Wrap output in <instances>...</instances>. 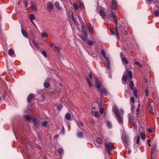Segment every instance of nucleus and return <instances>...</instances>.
I'll list each match as a JSON object with an SVG mask.
<instances>
[{
  "instance_id": "9d476101",
  "label": "nucleus",
  "mask_w": 159,
  "mask_h": 159,
  "mask_svg": "<svg viewBox=\"0 0 159 159\" xmlns=\"http://www.w3.org/2000/svg\"><path fill=\"white\" fill-rule=\"evenodd\" d=\"M24 116L27 121L29 122H31V119H33V117H34V116H33L32 115L30 116L29 115H24Z\"/></svg>"
},
{
  "instance_id": "393cba45",
  "label": "nucleus",
  "mask_w": 159,
  "mask_h": 159,
  "mask_svg": "<svg viewBox=\"0 0 159 159\" xmlns=\"http://www.w3.org/2000/svg\"><path fill=\"white\" fill-rule=\"evenodd\" d=\"M95 86L98 88V90L99 92L100 90V82L97 81L95 83Z\"/></svg>"
},
{
  "instance_id": "412c9836",
  "label": "nucleus",
  "mask_w": 159,
  "mask_h": 159,
  "mask_svg": "<svg viewBox=\"0 0 159 159\" xmlns=\"http://www.w3.org/2000/svg\"><path fill=\"white\" fill-rule=\"evenodd\" d=\"M21 32L23 35L26 38L28 37V34L23 29H21Z\"/></svg>"
},
{
  "instance_id": "864d4df0",
  "label": "nucleus",
  "mask_w": 159,
  "mask_h": 159,
  "mask_svg": "<svg viewBox=\"0 0 159 159\" xmlns=\"http://www.w3.org/2000/svg\"><path fill=\"white\" fill-rule=\"evenodd\" d=\"M106 59V61L107 62V64H110V60L108 58V57H106V58H105Z\"/></svg>"
},
{
  "instance_id": "052dcab7",
  "label": "nucleus",
  "mask_w": 159,
  "mask_h": 159,
  "mask_svg": "<svg viewBox=\"0 0 159 159\" xmlns=\"http://www.w3.org/2000/svg\"><path fill=\"white\" fill-rule=\"evenodd\" d=\"M136 111H137L136 114H137V115H138L139 114V110L138 107L137 108V109L136 110Z\"/></svg>"
},
{
  "instance_id": "49530a36",
  "label": "nucleus",
  "mask_w": 159,
  "mask_h": 159,
  "mask_svg": "<svg viewBox=\"0 0 159 159\" xmlns=\"http://www.w3.org/2000/svg\"><path fill=\"white\" fill-rule=\"evenodd\" d=\"M42 53L43 55V56L45 57H46L47 56V53L45 51H42Z\"/></svg>"
},
{
  "instance_id": "774afa93",
  "label": "nucleus",
  "mask_w": 159,
  "mask_h": 159,
  "mask_svg": "<svg viewBox=\"0 0 159 159\" xmlns=\"http://www.w3.org/2000/svg\"><path fill=\"white\" fill-rule=\"evenodd\" d=\"M151 142V140L148 139V143H149Z\"/></svg>"
},
{
  "instance_id": "423d86ee",
  "label": "nucleus",
  "mask_w": 159,
  "mask_h": 159,
  "mask_svg": "<svg viewBox=\"0 0 159 159\" xmlns=\"http://www.w3.org/2000/svg\"><path fill=\"white\" fill-rule=\"evenodd\" d=\"M100 92L101 95L102 96L103 95L107 96V90L104 88H102L100 89L99 92Z\"/></svg>"
},
{
  "instance_id": "aec40b11",
  "label": "nucleus",
  "mask_w": 159,
  "mask_h": 159,
  "mask_svg": "<svg viewBox=\"0 0 159 159\" xmlns=\"http://www.w3.org/2000/svg\"><path fill=\"white\" fill-rule=\"evenodd\" d=\"M113 111L116 116L119 114V111L118 109L116 108V107H113Z\"/></svg>"
},
{
  "instance_id": "cd10ccee",
  "label": "nucleus",
  "mask_w": 159,
  "mask_h": 159,
  "mask_svg": "<svg viewBox=\"0 0 159 159\" xmlns=\"http://www.w3.org/2000/svg\"><path fill=\"white\" fill-rule=\"evenodd\" d=\"M29 17L30 20H34L35 18V16L34 14H31L29 15Z\"/></svg>"
},
{
  "instance_id": "a18cd8bd",
  "label": "nucleus",
  "mask_w": 159,
  "mask_h": 159,
  "mask_svg": "<svg viewBox=\"0 0 159 159\" xmlns=\"http://www.w3.org/2000/svg\"><path fill=\"white\" fill-rule=\"evenodd\" d=\"M62 106L61 105H58L57 106V109L58 110H60L62 109Z\"/></svg>"
},
{
  "instance_id": "bb28decb",
  "label": "nucleus",
  "mask_w": 159,
  "mask_h": 159,
  "mask_svg": "<svg viewBox=\"0 0 159 159\" xmlns=\"http://www.w3.org/2000/svg\"><path fill=\"white\" fill-rule=\"evenodd\" d=\"M14 51L12 49H10L8 50V53L10 56H12L14 53Z\"/></svg>"
},
{
  "instance_id": "f8f14e48",
  "label": "nucleus",
  "mask_w": 159,
  "mask_h": 159,
  "mask_svg": "<svg viewBox=\"0 0 159 159\" xmlns=\"http://www.w3.org/2000/svg\"><path fill=\"white\" fill-rule=\"evenodd\" d=\"M117 5V2L115 0H112L111 8L112 10H114L116 9Z\"/></svg>"
},
{
  "instance_id": "4468645a",
  "label": "nucleus",
  "mask_w": 159,
  "mask_h": 159,
  "mask_svg": "<svg viewBox=\"0 0 159 159\" xmlns=\"http://www.w3.org/2000/svg\"><path fill=\"white\" fill-rule=\"evenodd\" d=\"M116 119L118 123L120 124H122L123 120L122 118L120 116L119 114L116 116Z\"/></svg>"
},
{
  "instance_id": "e433bc0d",
  "label": "nucleus",
  "mask_w": 159,
  "mask_h": 159,
  "mask_svg": "<svg viewBox=\"0 0 159 159\" xmlns=\"http://www.w3.org/2000/svg\"><path fill=\"white\" fill-rule=\"evenodd\" d=\"M73 6L75 10H78V9L79 7L78 6L76 3H74L73 4Z\"/></svg>"
},
{
  "instance_id": "8fccbe9b",
  "label": "nucleus",
  "mask_w": 159,
  "mask_h": 159,
  "mask_svg": "<svg viewBox=\"0 0 159 159\" xmlns=\"http://www.w3.org/2000/svg\"><path fill=\"white\" fill-rule=\"evenodd\" d=\"M94 115L95 117H98L99 116V114L97 112L95 111L94 114Z\"/></svg>"
},
{
  "instance_id": "a19ab883",
  "label": "nucleus",
  "mask_w": 159,
  "mask_h": 159,
  "mask_svg": "<svg viewBox=\"0 0 159 159\" xmlns=\"http://www.w3.org/2000/svg\"><path fill=\"white\" fill-rule=\"evenodd\" d=\"M77 136L78 137H82L83 136V134L81 132H80L78 133L77 134Z\"/></svg>"
},
{
  "instance_id": "0eeeda50",
  "label": "nucleus",
  "mask_w": 159,
  "mask_h": 159,
  "mask_svg": "<svg viewBox=\"0 0 159 159\" xmlns=\"http://www.w3.org/2000/svg\"><path fill=\"white\" fill-rule=\"evenodd\" d=\"M53 5V4L51 2H48L47 4V7L48 10L51 11L52 10Z\"/></svg>"
},
{
  "instance_id": "3c124183",
  "label": "nucleus",
  "mask_w": 159,
  "mask_h": 159,
  "mask_svg": "<svg viewBox=\"0 0 159 159\" xmlns=\"http://www.w3.org/2000/svg\"><path fill=\"white\" fill-rule=\"evenodd\" d=\"M58 151L59 153L61 154V153H62L63 151V150L61 148H58Z\"/></svg>"
},
{
  "instance_id": "4d7b16f0",
  "label": "nucleus",
  "mask_w": 159,
  "mask_h": 159,
  "mask_svg": "<svg viewBox=\"0 0 159 159\" xmlns=\"http://www.w3.org/2000/svg\"><path fill=\"white\" fill-rule=\"evenodd\" d=\"M61 132L62 134H63L64 133L65 129H64L63 126H62V130H61Z\"/></svg>"
},
{
  "instance_id": "c756f323",
  "label": "nucleus",
  "mask_w": 159,
  "mask_h": 159,
  "mask_svg": "<svg viewBox=\"0 0 159 159\" xmlns=\"http://www.w3.org/2000/svg\"><path fill=\"white\" fill-rule=\"evenodd\" d=\"M87 36H84L83 35H80V37L81 38V39L84 41H86L87 39Z\"/></svg>"
},
{
  "instance_id": "338daca9",
  "label": "nucleus",
  "mask_w": 159,
  "mask_h": 159,
  "mask_svg": "<svg viewBox=\"0 0 159 159\" xmlns=\"http://www.w3.org/2000/svg\"><path fill=\"white\" fill-rule=\"evenodd\" d=\"M53 44H53V43H50V47H52V46L53 45Z\"/></svg>"
},
{
  "instance_id": "a878e982",
  "label": "nucleus",
  "mask_w": 159,
  "mask_h": 159,
  "mask_svg": "<svg viewBox=\"0 0 159 159\" xmlns=\"http://www.w3.org/2000/svg\"><path fill=\"white\" fill-rule=\"evenodd\" d=\"M55 6L58 10H61L62 9V7L59 6V4L58 2H55Z\"/></svg>"
},
{
  "instance_id": "13d9d810",
  "label": "nucleus",
  "mask_w": 159,
  "mask_h": 159,
  "mask_svg": "<svg viewBox=\"0 0 159 159\" xmlns=\"http://www.w3.org/2000/svg\"><path fill=\"white\" fill-rule=\"evenodd\" d=\"M146 96L147 97L148 94V91L147 89H146Z\"/></svg>"
},
{
  "instance_id": "69168bd1",
  "label": "nucleus",
  "mask_w": 159,
  "mask_h": 159,
  "mask_svg": "<svg viewBox=\"0 0 159 159\" xmlns=\"http://www.w3.org/2000/svg\"><path fill=\"white\" fill-rule=\"evenodd\" d=\"M148 131L150 133H152V131L151 129H148Z\"/></svg>"
},
{
  "instance_id": "6ab92c4d",
  "label": "nucleus",
  "mask_w": 159,
  "mask_h": 159,
  "mask_svg": "<svg viewBox=\"0 0 159 159\" xmlns=\"http://www.w3.org/2000/svg\"><path fill=\"white\" fill-rule=\"evenodd\" d=\"M156 144H154L152 145L151 150V152L152 155L153 153H154L156 149Z\"/></svg>"
},
{
  "instance_id": "f257e3e1",
  "label": "nucleus",
  "mask_w": 159,
  "mask_h": 159,
  "mask_svg": "<svg viewBox=\"0 0 159 159\" xmlns=\"http://www.w3.org/2000/svg\"><path fill=\"white\" fill-rule=\"evenodd\" d=\"M133 78L132 72L129 70L126 67V70L124 72L122 80V83L123 84H125L127 80Z\"/></svg>"
},
{
  "instance_id": "0e129e2a",
  "label": "nucleus",
  "mask_w": 159,
  "mask_h": 159,
  "mask_svg": "<svg viewBox=\"0 0 159 159\" xmlns=\"http://www.w3.org/2000/svg\"><path fill=\"white\" fill-rule=\"evenodd\" d=\"M19 9V7H17L16 8V11L17 13H18V12L19 11H18Z\"/></svg>"
},
{
  "instance_id": "e2e57ef3",
  "label": "nucleus",
  "mask_w": 159,
  "mask_h": 159,
  "mask_svg": "<svg viewBox=\"0 0 159 159\" xmlns=\"http://www.w3.org/2000/svg\"><path fill=\"white\" fill-rule=\"evenodd\" d=\"M89 77L90 79H92V75L91 73H90L89 74Z\"/></svg>"
},
{
  "instance_id": "58836bf2",
  "label": "nucleus",
  "mask_w": 159,
  "mask_h": 159,
  "mask_svg": "<svg viewBox=\"0 0 159 159\" xmlns=\"http://www.w3.org/2000/svg\"><path fill=\"white\" fill-rule=\"evenodd\" d=\"M87 44L89 45H91L93 44V42L92 40H88L87 42Z\"/></svg>"
},
{
  "instance_id": "f3484780",
  "label": "nucleus",
  "mask_w": 159,
  "mask_h": 159,
  "mask_svg": "<svg viewBox=\"0 0 159 159\" xmlns=\"http://www.w3.org/2000/svg\"><path fill=\"white\" fill-rule=\"evenodd\" d=\"M149 107L150 111L151 112L153 113L154 111L153 107L154 106V103L153 102H151L149 104Z\"/></svg>"
},
{
  "instance_id": "c9c22d12",
  "label": "nucleus",
  "mask_w": 159,
  "mask_h": 159,
  "mask_svg": "<svg viewBox=\"0 0 159 159\" xmlns=\"http://www.w3.org/2000/svg\"><path fill=\"white\" fill-rule=\"evenodd\" d=\"M96 141L99 144H101L102 143V141L101 139L100 138H97L96 139Z\"/></svg>"
},
{
  "instance_id": "2eb2a0df",
  "label": "nucleus",
  "mask_w": 159,
  "mask_h": 159,
  "mask_svg": "<svg viewBox=\"0 0 159 159\" xmlns=\"http://www.w3.org/2000/svg\"><path fill=\"white\" fill-rule=\"evenodd\" d=\"M82 30L83 34H84L85 35L87 36V32L86 30L85 27L82 24Z\"/></svg>"
},
{
  "instance_id": "39448f33",
  "label": "nucleus",
  "mask_w": 159,
  "mask_h": 159,
  "mask_svg": "<svg viewBox=\"0 0 159 159\" xmlns=\"http://www.w3.org/2000/svg\"><path fill=\"white\" fill-rule=\"evenodd\" d=\"M118 26V25H116V26L115 27V32H114V31H112L111 29H110V30L111 32L114 35H116L118 39L119 38V35L117 29V27Z\"/></svg>"
},
{
  "instance_id": "473e14b6",
  "label": "nucleus",
  "mask_w": 159,
  "mask_h": 159,
  "mask_svg": "<svg viewBox=\"0 0 159 159\" xmlns=\"http://www.w3.org/2000/svg\"><path fill=\"white\" fill-rule=\"evenodd\" d=\"M87 80L88 84H89V86L91 87L92 86V84H91V81L88 78H87Z\"/></svg>"
},
{
  "instance_id": "4be33fe9",
  "label": "nucleus",
  "mask_w": 159,
  "mask_h": 159,
  "mask_svg": "<svg viewBox=\"0 0 159 159\" xmlns=\"http://www.w3.org/2000/svg\"><path fill=\"white\" fill-rule=\"evenodd\" d=\"M106 71L107 72L109 73L111 72V70L110 68V64H107V65L106 66Z\"/></svg>"
},
{
  "instance_id": "603ef678",
  "label": "nucleus",
  "mask_w": 159,
  "mask_h": 159,
  "mask_svg": "<svg viewBox=\"0 0 159 159\" xmlns=\"http://www.w3.org/2000/svg\"><path fill=\"white\" fill-rule=\"evenodd\" d=\"M130 101L131 102H132L133 103H134V98L133 97H131L130 98Z\"/></svg>"
},
{
  "instance_id": "a211bd4d",
  "label": "nucleus",
  "mask_w": 159,
  "mask_h": 159,
  "mask_svg": "<svg viewBox=\"0 0 159 159\" xmlns=\"http://www.w3.org/2000/svg\"><path fill=\"white\" fill-rule=\"evenodd\" d=\"M122 141L125 146H126L128 145V140L126 137H123L122 138Z\"/></svg>"
},
{
  "instance_id": "f704fd0d",
  "label": "nucleus",
  "mask_w": 159,
  "mask_h": 159,
  "mask_svg": "<svg viewBox=\"0 0 159 159\" xmlns=\"http://www.w3.org/2000/svg\"><path fill=\"white\" fill-rule=\"evenodd\" d=\"M33 44L34 45L36 48H39L40 47L39 44L36 42H35L34 41H33Z\"/></svg>"
},
{
  "instance_id": "6e6d98bb",
  "label": "nucleus",
  "mask_w": 159,
  "mask_h": 159,
  "mask_svg": "<svg viewBox=\"0 0 159 159\" xmlns=\"http://www.w3.org/2000/svg\"><path fill=\"white\" fill-rule=\"evenodd\" d=\"M104 109L103 108H101L100 110V113L101 114H102L103 113V111H104Z\"/></svg>"
},
{
  "instance_id": "1a4fd4ad",
  "label": "nucleus",
  "mask_w": 159,
  "mask_h": 159,
  "mask_svg": "<svg viewBox=\"0 0 159 159\" xmlns=\"http://www.w3.org/2000/svg\"><path fill=\"white\" fill-rule=\"evenodd\" d=\"M99 13L100 15L102 16L104 20L106 19V16L105 13L102 9L100 10Z\"/></svg>"
},
{
  "instance_id": "f03ea898",
  "label": "nucleus",
  "mask_w": 159,
  "mask_h": 159,
  "mask_svg": "<svg viewBox=\"0 0 159 159\" xmlns=\"http://www.w3.org/2000/svg\"><path fill=\"white\" fill-rule=\"evenodd\" d=\"M105 147L107 151V153L109 155H110L111 150L114 148L113 144L111 142L106 143L105 144Z\"/></svg>"
},
{
  "instance_id": "20e7f679",
  "label": "nucleus",
  "mask_w": 159,
  "mask_h": 159,
  "mask_svg": "<svg viewBox=\"0 0 159 159\" xmlns=\"http://www.w3.org/2000/svg\"><path fill=\"white\" fill-rule=\"evenodd\" d=\"M109 15L110 17H112L114 19L115 23L117 25L118 24V22L115 14L111 11V13L109 14Z\"/></svg>"
},
{
  "instance_id": "7ed1b4c3",
  "label": "nucleus",
  "mask_w": 159,
  "mask_h": 159,
  "mask_svg": "<svg viewBox=\"0 0 159 159\" xmlns=\"http://www.w3.org/2000/svg\"><path fill=\"white\" fill-rule=\"evenodd\" d=\"M129 85L131 89L133 91V93L134 96L136 98H137L138 97L137 90L135 88H133V86H134L133 82L132 81H130L129 82Z\"/></svg>"
},
{
  "instance_id": "ddd939ff",
  "label": "nucleus",
  "mask_w": 159,
  "mask_h": 159,
  "mask_svg": "<svg viewBox=\"0 0 159 159\" xmlns=\"http://www.w3.org/2000/svg\"><path fill=\"white\" fill-rule=\"evenodd\" d=\"M87 28L89 32L92 34H93V29L91 25H87Z\"/></svg>"
},
{
  "instance_id": "b1692460",
  "label": "nucleus",
  "mask_w": 159,
  "mask_h": 159,
  "mask_svg": "<svg viewBox=\"0 0 159 159\" xmlns=\"http://www.w3.org/2000/svg\"><path fill=\"white\" fill-rule=\"evenodd\" d=\"M140 136L141 138L143 140H145V135L144 132L143 131L141 132L140 133Z\"/></svg>"
},
{
  "instance_id": "79ce46f5",
  "label": "nucleus",
  "mask_w": 159,
  "mask_h": 159,
  "mask_svg": "<svg viewBox=\"0 0 159 159\" xmlns=\"http://www.w3.org/2000/svg\"><path fill=\"white\" fill-rule=\"evenodd\" d=\"M154 15L156 16H159V11H156L154 12Z\"/></svg>"
},
{
  "instance_id": "4c0bfd02",
  "label": "nucleus",
  "mask_w": 159,
  "mask_h": 159,
  "mask_svg": "<svg viewBox=\"0 0 159 159\" xmlns=\"http://www.w3.org/2000/svg\"><path fill=\"white\" fill-rule=\"evenodd\" d=\"M140 139V137H139V136H137V139H136V143L137 144H139V143H140V142H139Z\"/></svg>"
},
{
  "instance_id": "9b49d317",
  "label": "nucleus",
  "mask_w": 159,
  "mask_h": 159,
  "mask_svg": "<svg viewBox=\"0 0 159 159\" xmlns=\"http://www.w3.org/2000/svg\"><path fill=\"white\" fill-rule=\"evenodd\" d=\"M30 4L33 10L36 11L37 10L36 8V5L34 2H33L32 1H31L30 2Z\"/></svg>"
},
{
  "instance_id": "5fc2aeb1",
  "label": "nucleus",
  "mask_w": 159,
  "mask_h": 159,
  "mask_svg": "<svg viewBox=\"0 0 159 159\" xmlns=\"http://www.w3.org/2000/svg\"><path fill=\"white\" fill-rule=\"evenodd\" d=\"M55 48L58 51H60L61 49V48L59 46H55Z\"/></svg>"
},
{
  "instance_id": "5701e85b",
  "label": "nucleus",
  "mask_w": 159,
  "mask_h": 159,
  "mask_svg": "<svg viewBox=\"0 0 159 159\" xmlns=\"http://www.w3.org/2000/svg\"><path fill=\"white\" fill-rule=\"evenodd\" d=\"M71 115L69 113H66L65 116V118L68 120H70Z\"/></svg>"
},
{
  "instance_id": "c03bdc74",
  "label": "nucleus",
  "mask_w": 159,
  "mask_h": 159,
  "mask_svg": "<svg viewBox=\"0 0 159 159\" xmlns=\"http://www.w3.org/2000/svg\"><path fill=\"white\" fill-rule=\"evenodd\" d=\"M47 124V121H45L42 123V125L43 126H46Z\"/></svg>"
},
{
  "instance_id": "37998d69",
  "label": "nucleus",
  "mask_w": 159,
  "mask_h": 159,
  "mask_svg": "<svg viewBox=\"0 0 159 159\" xmlns=\"http://www.w3.org/2000/svg\"><path fill=\"white\" fill-rule=\"evenodd\" d=\"M72 19L73 20L75 24L76 25H77L78 24V22H77V21L76 20H75V19L73 17H72Z\"/></svg>"
},
{
  "instance_id": "bf43d9fd",
  "label": "nucleus",
  "mask_w": 159,
  "mask_h": 159,
  "mask_svg": "<svg viewBox=\"0 0 159 159\" xmlns=\"http://www.w3.org/2000/svg\"><path fill=\"white\" fill-rule=\"evenodd\" d=\"M24 4H25V6L27 7L28 6V3L27 2V1L25 0L24 1Z\"/></svg>"
},
{
  "instance_id": "680f3d73",
  "label": "nucleus",
  "mask_w": 159,
  "mask_h": 159,
  "mask_svg": "<svg viewBox=\"0 0 159 159\" xmlns=\"http://www.w3.org/2000/svg\"><path fill=\"white\" fill-rule=\"evenodd\" d=\"M31 22L34 24V25L35 26V27H36V25L34 23V22L33 21V20H30Z\"/></svg>"
},
{
  "instance_id": "72a5a7b5",
  "label": "nucleus",
  "mask_w": 159,
  "mask_h": 159,
  "mask_svg": "<svg viewBox=\"0 0 159 159\" xmlns=\"http://www.w3.org/2000/svg\"><path fill=\"white\" fill-rule=\"evenodd\" d=\"M41 36L42 38H47L48 35L46 33H43L41 34Z\"/></svg>"
},
{
  "instance_id": "dca6fc26",
  "label": "nucleus",
  "mask_w": 159,
  "mask_h": 159,
  "mask_svg": "<svg viewBox=\"0 0 159 159\" xmlns=\"http://www.w3.org/2000/svg\"><path fill=\"white\" fill-rule=\"evenodd\" d=\"M34 94L31 93L28 96L27 98V102H29L30 100L34 97Z\"/></svg>"
},
{
  "instance_id": "7c9ffc66",
  "label": "nucleus",
  "mask_w": 159,
  "mask_h": 159,
  "mask_svg": "<svg viewBox=\"0 0 159 159\" xmlns=\"http://www.w3.org/2000/svg\"><path fill=\"white\" fill-rule=\"evenodd\" d=\"M107 127L109 129H111L112 127V125L111 123L109 121H107Z\"/></svg>"
},
{
  "instance_id": "6e6552de",
  "label": "nucleus",
  "mask_w": 159,
  "mask_h": 159,
  "mask_svg": "<svg viewBox=\"0 0 159 159\" xmlns=\"http://www.w3.org/2000/svg\"><path fill=\"white\" fill-rule=\"evenodd\" d=\"M33 123L34 125L36 127L39 126V121L36 119L35 117H33Z\"/></svg>"
},
{
  "instance_id": "2f4dec72",
  "label": "nucleus",
  "mask_w": 159,
  "mask_h": 159,
  "mask_svg": "<svg viewBox=\"0 0 159 159\" xmlns=\"http://www.w3.org/2000/svg\"><path fill=\"white\" fill-rule=\"evenodd\" d=\"M44 86L45 88H48L50 84L48 82H45L44 83Z\"/></svg>"
},
{
  "instance_id": "ea45409f",
  "label": "nucleus",
  "mask_w": 159,
  "mask_h": 159,
  "mask_svg": "<svg viewBox=\"0 0 159 159\" xmlns=\"http://www.w3.org/2000/svg\"><path fill=\"white\" fill-rule=\"evenodd\" d=\"M101 54L103 57L105 58H106L105 53L104 51L103 50H101Z\"/></svg>"
},
{
  "instance_id": "c85d7f7f",
  "label": "nucleus",
  "mask_w": 159,
  "mask_h": 159,
  "mask_svg": "<svg viewBox=\"0 0 159 159\" xmlns=\"http://www.w3.org/2000/svg\"><path fill=\"white\" fill-rule=\"evenodd\" d=\"M122 61L123 64H128V61L125 57H123L122 58Z\"/></svg>"
},
{
  "instance_id": "de8ad7c7",
  "label": "nucleus",
  "mask_w": 159,
  "mask_h": 159,
  "mask_svg": "<svg viewBox=\"0 0 159 159\" xmlns=\"http://www.w3.org/2000/svg\"><path fill=\"white\" fill-rule=\"evenodd\" d=\"M134 63L136 65H139L140 67H141L142 66L139 61H135Z\"/></svg>"
},
{
  "instance_id": "09e8293b",
  "label": "nucleus",
  "mask_w": 159,
  "mask_h": 159,
  "mask_svg": "<svg viewBox=\"0 0 159 159\" xmlns=\"http://www.w3.org/2000/svg\"><path fill=\"white\" fill-rule=\"evenodd\" d=\"M78 125L79 126L82 127L84 126V124L81 122H79L78 123Z\"/></svg>"
}]
</instances>
